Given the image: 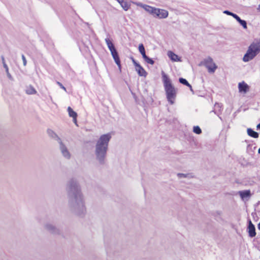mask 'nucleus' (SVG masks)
Instances as JSON below:
<instances>
[{
  "mask_svg": "<svg viewBox=\"0 0 260 260\" xmlns=\"http://www.w3.org/2000/svg\"><path fill=\"white\" fill-rule=\"evenodd\" d=\"M223 13L224 14H225L228 15H231V16H233V15H234V13H232V12H230V11H228V10H225V11H224L223 12Z\"/></svg>",
  "mask_w": 260,
  "mask_h": 260,
  "instance_id": "29",
  "label": "nucleus"
},
{
  "mask_svg": "<svg viewBox=\"0 0 260 260\" xmlns=\"http://www.w3.org/2000/svg\"><path fill=\"white\" fill-rule=\"evenodd\" d=\"M132 61L135 66V70L139 76L146 77L147 75V73L145 69L133 57L132 58Z\"/></svg>",
  "mask_w": 260,
  "mask_h": 260,
  "instance_id": "8",
  "label": "nucleus"
},
{
  "mask_svg": "<svg viewBox=\"0 0 260 260\" xmlns=\"http://www.w3.org/2000/svg\"><path fill=\"white\" fill-rule=\"evenodd\" d=\"M111 138V134L107 133L101 135L97 141L95 154L97 158L102 161L106 155L108 143Z\"/></svg>",
  "mask_w": 260,
  "mask_h": 260,
  "instance_id": "2",
  "label": "nucleus"
},
{
  "mask_svg": "<svg viewBox=\"0 0 260 260\" xmlns=\"http://www.w3.org/2000/svg\"><path fill=\"white\" fill-rule=\"evenodd\" d=\"M22 59L23 60V65L25 66L26 65L27 61L25 56L23 55H22Z\"/></svg>",
  "mask_w": 260,
  "mask_h": 260,
  "instance_id": "30",
  "label": "nucleus"
},
{
  "mask_svg": "<svg viewBox=\"0 0 260 260\" xmlns=\"http://www.w3.org/2000/svg\"><path fill=\"white\" fill-rule=\"evenodd\" d=\"M111 138V134L107 133L101 135L97 141L95 154L97 158L102 161L106 155L108 143Z\"/></svg>",
  "mask_w": 260,
  "mask_h": 260,
  "instance_id": "3",
  "label": "nucleus"
},
{
  "mask_svg": "<svg viewBox=\"0 0 260 260\" xmlns=\"http://www.w3.org/2000/svg\"><path fill=\"white\" fill-rule=\"evenodd\" d=\"M256 129L260 131V123L256 125Z\"/></svg>",
  "mask_w": 260,
  "mask_h": 260,
  "instance_id": "33",
  "label": "nucleus"
},
{
  "mask_svg": "<svg viewBox=\"0 0 260 260\" xmlns=\"http://www.w3.org/2000/svg\"><path fill=\"white\" fill-rule=\"evenodd\" d=\"M111 138V134L107 133L101 135L97 141L95 154L97 158L102 161L106 155L108 143Z\"/></svg>",
  "mask_w": 260,
  "mask_h": 260,
  "instance_id": "1",
  "label": "nucleus"
},
{
  "mask_svg": "<svg viewBox=\"0 0 260 260\" xmlns=\"http://www.w3.org/2000/svg\"><path fill=\"white\" fill-rule=\"evenodd\" d=\"M143 58L147 63L151 65L154 64V61L151 58L147 57L146 55L143 57Z\"/></svg>",
  "mask_w": 260,
  "mask_h": 260,
  "instance_id": "22",
  "label": "nucleus"
},
{
  "mask_svg": "<svg viewBox=\"0 0 260 260\" xmlns=\"http://www.w3.org/2000/svg\"><path fill=\"white\" fill-rule=\"evenodd\" d=\"M68 112L70 117L73 118V122L76 124L77 125V114L76 112H75L70 107H68Z\"/></svg>",
  "mask_w": 260,
  "mask_h": 260,
  "instance_id": "13",
  "label": "nucleus"
},
{
  "mask_svg": "<svg viewBox=\"0 0 260 260\" xmlns=\"http://www.w3.org/2000/svg\"><path fill=\"white\" fill-rule=\"evenodd\" d=\"M59 148L62 155L67 158H69L70 157V154L69 151L68 150L67 148L61 141L59 142Z\"/></svg>",
  "mask_w": 260,
  "mask_h": 260,
  "instance_id": "11",
  "label": "nucleus"
},
{
  "mask_svg": "<svg viewBox=\"0 0 260 260\" xmlns=\"http://www.w3.org/2000/svg\"><path fill=\"white\" fill-rule=\"evenodd\" d=\"M260 52V39H255L245 53V62L253 59Z\"/></svg>",
  "mask_w": 260,
  "mask_h": 260,
  "instance_id": "5",
  "label": "nucleus"
},
{
  "mask_svg": "<svg viewBox=\"0 0 260 260\" xmlns=\"http://www.w3.org/2000/svg\"><path fill=\"white\" fill-rule=\"evenodd\" d=\"M247 232L250 238H253L255 236L256 232H255V228L254 224H252L251 220H249L248 222V226L247 228Z\"/></svg>",
  "mask_w": 260,
  "mask_h": 260,
  "instance_id": "9",
  "label": "nucleus"
},
{
  "mask_svg": "<svg viewBox=\"0 0 260 260\" xmlns=\"http://www.w3.org/2000/svg\"><path fill=\"white\" fill-rule=\"evenodd\" d=\"M47 133L49 136L53 138H56L58 143L61 141L60 139L58 137L57 134L51 129H48L47 130Z\"/></svg>",
  "mask_w": 260,
  "mask_h": 260,
  "instance_id": "16",
  "label": "nucleus"
},
{
  "mask_svg": "<svg viewBox=\"0 0 260 260\" xmlns=\"http://www.w3.org/2000/svg\"><path fill=\"white\" fill-rule=\"evenodd\" d=\"M110 53H111V54L115 62L118 66L119 70L121 71L120 60V58H119V57L118 54L117 50H115L111 52Z\"/></svg>",
  "mask_w": 260,
  "mask_h": 260,
  "instance_id": "10",
  "label": "nucleus"
},
{
  "mask_svg": "<svg viewBox=\"0 0 260 260\" xmlns=\"http://www.w3.org/2000/svg\"><path fill=\"white\" fill-rule=\"evenodd\" d=\"M233 17L235 18L241 24V25L244 26V20H241L240 17L235 14L233 15Z\"/></svg>",
  "mask_w": 260,
  "mask_h": 260,
  "instance_id": "23",
  "label": "nucleus"
},
{
  "mask_svg": "<svg viewBox=\"0 0 260 260\" xmlns=\"http://www.w3.org/2000/svg\"><path fill=\"white\" fill-rule=\"evenodd\" d=\"M244 27H245V28H246V22L245 21V25H244Z\"/></svg>",
  "mask_w": 260,
  "mask_h": 260,
  "instance_id": "36",
  "label": "nucleus"
},
{
  "mask_svg": "<svg viewBox=\"0 0 260 260\" xmlns=\"http://www.w3.org/2000/svg\"><path fill=\"white\" fill-rule=\"evenodd\" d=\"M257 228L259 230H260V222L258 223L257 225Z\"/></svg>",
  "mask_w": 260,
  "mask_h": 260,
  "instance_id": "35",
  "label": "nucleus"
},
{
  "mask_svg": "<svg viewBox=\"0 0 260 260\" xmlns=\"http://www.w3.org/2000/svg\"><path fill=\"white\" fill-rule=\"evenodd\" d=\"M117 1L118 3H119V2L120 1V0H116Z\"/></svg>",
  "mask_w": 260,
  "mask_h": 260,
  "instance_id": "39",
  "label": "nucleus"
},
{
  "mask_svg": "<svg viewBox=\"0 0 260 260\" xmlns=\"http://www.w3.org/2000/svg\"><path fill=\"white\" fill-rule=\"evenodd\" d=\"M247 132L248 136L252 138H257L258 137V134L250 128H247Z\"/></svg>",
  "mask_w": 260,
  "mask_h": 260,
  "instance_id": "18",
  "label": "nucleus"
},
{
  "mask_svg": "<svg viewBox=\"0 0 260 260\" xmlns=\"http://www.w3.org/2000/svg\"><path fill=\"white\" fill-rule=\"evenodd\" d=\"M179 82L181 84L186 85L187 86H188L190 90L192 92H193L192 88V86H191V85L188 82V81L185 79L181 78H179Z\"/></svg>",
  "mask_w": 260,
  "mask_h": 260,
  "instance_id": "19",
  "label": "nucleus"
},
{
  "mask_svg": "<svg viewBox=\"0 0 260 260\" xmlns=\"http://www.w3.org/2000/svg\"><path fill=\"white\" fill-rule=\"evenodd\" d=\"M118 3L125 11H127L130 8V4L125 0H120Z\"/></svg>",
  "mask_w": 260,
  "mask_h": 260,
  "instance_id": "15",
  "label": "nucleus"
},
{
  "mask_svg": "<svg viewBox=\"0 0 260 260\" xmlns=\"http://www.w3.org/2000/svg\"><path fill=\"white\" fill-rule=\"evenodd\" d=\"M239 90L240 92L244 91V82L239 83Z\"/></svg>",
  "mask_w": 260,
  "mask_h": 260,
  "instance_id": "26",
  "label": "nucleus"
},
{
  "mask_svg": "<svg viewBox=\"0 0 260 260\" xmlns=\"http://www.w3.org/2000/svg\"><path fill=\"white\" fill-rule=\"evenodd\" d=\"M167 55L169 58L174 62H180L181 61V57L178 55L174 53L172 51H169L167 52Z\"/></svg>",
  "mask_w": 260,
  "mask_h": 260,
  "instance_id": "12",
  "label": "nucleus"
},
{
  "mask_svg": "<svg viewBox=\"0 0 260 260\" xmlns=\"http://www.w3.org/2000/svg\"><path fill=\"white\" fill-rule=\"evenodd\" d=\"M105 41L110 52L116 50L114 44L109 38H106Z\"/></svg>",
  "mask_w": 260,
  "mask_h": 260,
  "instance_id": "14",
  "label": "nucleus"
},
{
  "mask_svg": "<svg viewBox=\"0 0 260 260\" xmlns=\"http://www.w3.org/2000/svg\"><path fill=\"white\" fill-rule=\"evenodd\" d=\"M258 10L260 11V5H259L258 6Z\"/></svg>",
  "mask_w": 260,
  "mask_h": 260,
  "instance_id": "38",
  "label": "nucleus"
},
{
  "mask_svg": "<svg viewBox=\"0 0 260 260\" xmlns=\"http://www.w3.org/2000/svg\"><path fill=\"white\" fill-rule=\"evenodd\" d=\"M161 75L167 100L170 104L173 105L175 103L176 97V90L164 72H161Z\"/></svg>",
  "mask_w": 260,
  "mask_h": 260,
  "instance_id": "4",
  "label": "nucleus"
},
{
  "mask_svg": "<svg viewBox=\"0 0 260 260\" xmlns=\"http://www.w3.org/2000/svg\"><path fill=\"white\" fill-rule=\"evenodd\" d=\"M251 194L252 193H251L250 190H245V201H247L250 198Z\"/></svg>",
  "mask_w": 260,
  "mask_h": 260,
  "instance_id": "24",
  "label": "nucleus"
},
{
  "mask_svg": "<svg viewBox=\"0 0 260 260\" xmlns=\"http://www.w3.org/2000/svg\"><path fill=\"white\" fill-rule=\"evenodd\" d=\"M148 14L157 19H165L169 16V11L165 9L150 6Z\"/></svg>",
  "mask_w": 260,
  "mask_h": 260,
  "instance_id": "6",
  "label": "nucleus"
},
{
  "mask_svg": "<svg viewBox=\"0 0 260 260\" xmlns=\"http://www.w3.org/2000/svg\"><path fill=\"white\" fill-rule=\"evenodd\" d=\"M3 65H4V67L5 68V69H6V71L7 73V74L8 76H10V74L9 73V70H8V67L7 66V65L5 63V61H4V59L3 58Z\"/></svg>",
  "mask_w": 260,
  "mask_h": 260,
  "instance_id": "28",
  "label": "nucleus"
},
{
  "mask_svg": "<svg viewBox=\"0 0 260 260\" xmlns=\"http://www.w3.org/2000/svg\"><path fill=\"white\" fill-rule=\"evenodd\" d=\"M249 89V86L247 84L245 83V92H246Z\"/></svg>",
  "mask_w": 260,
  "mask_h": 260,
  "instance_id": "32",
  "label": "nucleus"
},
{
  "mask_svg": "<svg viewBox=\"0 0 260 260\" xmlns=\"http://www.w3.org/2000/svg\"><path fill=\"white\" fill-rule=\"evenodd\" d=\"M60 87H61L63 90H64L65 91L66 90V88H65L63 86H62L61 84H60Z\"/></svg>",
  "mask_w": 260,
  "mask_h": 260,
  "instance_id": "34",
  "label": "nucleus"
},
{
  "mask_svg": "<svg viewBox=\"0 0 260 260\" xmlns=\"http://www.w3.org/2000/svg\"><path fill=\"white\" fill-rule=\"evenodd\" d=\"M36 92V89L31 86H28L26 89V93L28 94H34Z\"/></svg>",
  "mask_w": 260,
  "mask_h": 260,
  "instance_id": "20",
  "label": "nucleus"
},
{
  "mask_svg": "<svg viewBox=\"0 0 260 260\" xmlns=\"http://www.w3.org/2000/svg\"><path fill=\"white\" fill-rule=\"evenodd\" d=\"M193 131L197 134H200L202 132L201 129L198 126H194Z\"/></svg>",
  "mask_w": 260,
  "mask_h": 260,
  "instance_id": "25",
  "label": "nucleus"
},
{
  "mask_svg": "<svg viewBox=\"0 0 260 260\" xmlns=\"http://www.w3.org/2000/svg\"><path fill=\"white\" fill-rule=\"evenodd\" d=\"M177 176H178V177L179 178H182L187 177L189 176V175L188 174H183V173H179V174H178Z\"/></svg>",
  "mask_w": 260,
  "mask_h": 260,
  "instance_id": "27",
  "label": "nucleus"
},
{
  "mask_svg": "<svg viewBox=\"0 0 260 260\" xmlns=\"http://www.w3.org/2000/svg\"><path fill=\"white\" fill-rule=\"evenodd\" d=\"M258 153L260 154V148L258 150Z\"/></svg>",
  "mask_w": 260,
  "mask_h": 260,
  "instance_id": "37",
  "label": "nucleus"
},
{
  "mask_svg": "<svg viewBox=\"0 0 260 260\" xmlns=\"http://www.w3.org/2000/svg\"><path fill=\"white\" fill-rule=\"evenodd\" d=\"M203 64L207 69L209 73H214L217 69V66L211 57H207L202 62Z\"/></svg>",
  "mask_w": 260,
  "mask_h": 260,
  "instance_id": "7",
  "label": "nucleus"
},
{
  "mask_svg": "<svg viewBox=\"0 0 260 260\" xmlns=\"http://www.w3.org/2000/svg\"><path fill=\"white\" fill-rule=\"evenodd\" d=\"M240 195V197L241 198V199L243 200L244 199V192L243 191H239V192Z\"/></svg>",
  "mask_w": 260,
  "mask_h": 260,
  "instance_id": "31",
  "label": "nucleus"
},
{
  "mask_svg": "<svg viewBox=\"0 0 260 260\" xmlns=\"http://www.w3.org/2000/svg\"><path fill=\"white\" fill-rule=\"evenodd\" d=\"M138 49H139V52L142 55V57H144L145 55H146L145 50L144 47L142 44H139Z\"/></svg>",
  "mask_w": 260,
  "mask_h": 260,
  "instance_id": "21",
  "label": "nucleus"
},
{
  "mask_svg": "<svg viewBox=\"0 0 260 260\" xmlns=\"http://www.w3.org/2000/svg\"><path fill=\"white\" fill-rule=\"evenodd\" d=\"M134 4L135 5H136L137 6H138V7H141L142 8H143L145 11V12H147V13L149 11L150 6H151L150 5L144 4L141 3L135 2V3H134Z\"/></svg>",
  "mask_w": 260,
  "mask_h": 260,
  "instance_id": "17",
  "label": "nucleus"
}]
</instances>
